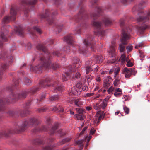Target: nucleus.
<instances>
[{
    "label": "nucleus",
    "instance_id": "obj_1",
    "mask_svg": "<svg viewBox=\"0 0 150 150\" xmlns=\"http://www.w3.org/2000/svg\"><path fill=\"white\" fill-rule=\"evenodd\" d=\"M49 55L47 56V54L45 53L44 54V57L40 59L41 64H40L38 66L31 67L30 69V70L31 71H35L36 69L42 67H44L45 68H50L53 70L56 69L58 67L57 65L56 64L51 65V61L49 59Z\"/></svg>",
    "mask_w": 150,
    "mask_h": 150
},
{
    "label": "nucleus",
    "instance_id": "obj_2",
    "mask_svg": "<svg viewBox=\"0 0 150 150\" xmlns=\"http://www.w3.org/2000/svg\"><path fill=\"white\" fill-rule=\"evenodd\" d=\"M131 31V29L128 28L122 30L121 34V38L120 39L121 43L119 45V49L120 52L123 53L125 51V45L127 43V40L130 38V33Z\"/></svg>",
    "mask_w": 150,
    "mask_h": 150
},
{
    "label": "nucleus",
    "instance_id": "obj_3",
    "mask_svg": "<svg viewBox=\"0 0 150 150\" xmlns=\"http://www.w3.org/2000/svg\"><path fill=\"white\" fill-rule=\"evenodd\" d=\"M138 15L139 16L137 18V21L139 22H142L143 24L141 26L137 27V29L140 32H142L148 28L147 25L143 23L150 19V13L146 11L142 12Z\"/></svg>",
    "mask_w": 150,
    "mask_h": 150
},
{
    "label": "nucleus",
    "instance_id": "obj_4",
    "mask_svg": "<svg viewBox=\"0 0 150 150\" xmlns=\"http://www.w3.org/2000/svg\"><path fill=\"white\" fill-rule=\"evenodd\" d=\"M115 40L114 39L111 41V45L110 46V49L108 50L109 55L111 57H112V60L110 61H108L107 63L109 64H111L115 62L116 61V58L115 57L116 55V52L115 51Z\"/></svg>",
    "mask_w": 150,
    "mask_h": 150
},
{
    "label": "nucleus",
    "instance_id": "obj_5",
    "mask_svg": "<svg viewBox=\"0 0 150 150\" xmlns=\"http://www.w3.org/2000/svg\"><path fill=\"white\" fill-rule=\"evenodd\" d=\"M50 81V80L48 78L47 79H45V81H44L43 83H40L41 86H42L43 87H45L47 88V87L50 86H52L54 87V90H57L58 91H61L62 90V87L61 86H58L56 83H55L54 84L52 85L47 84Z\"/></svg>",
    "mask_w": 150,
    "mask_h": 150
},
{
    "label": "nucleus",
    "instance_id": "obj_6",
    "mask_svg": "<svg viewBox=\"0 0 150 150\" xmlns=\"http://www.w3.org/2000/svg\"><path fill=\"white\" fill-rule=\"evenodd\" d=\"M16 14V11L13 8H11L10 11V16H6L2 20V22L7 23L9 22L10 20H14L16 18L15 16Z\"/></svg>",
    "mask_w": 150,
    "mask_h": 150
},
{
    "label": "nucleus",
    "instance_id": "obj_7",
    "mask_svg": "<svg viewBox=\"0 0 150 150\" xmlns=\"http://www.w3.org/2000/svg\"><path fill=\"white\" fill-rule=\"evenodd\" d=\"M136 73V71L134 69L125 67L123 69V74H125L126 78H129L132 75L135 76Z\"/></svg>",
    "mask_w": 150,
    "mask_h": 150
},
{
    "label": "nucleus",
    "instance_id": "obj_8",
    "mask_svg": "<svg viewBox=\"0 0 150 150\" xmlns=\"http://www.w3.org/2000/svg\"><path fill=\"white\" fill-rule=\"evenodd\" d=\"M36 121L35 119H31L30 120H25L22 124L23 127H25L27 126H31V124L33 125V121Z\"/></svg>",
    "mask_w": 150,
    "mask_h": 150
},
{
    "label": "nucleus",
    "instance_id": "obj_9",
    "mask_svg": "<svg viewBox=\"0 0 150 150\" xmlns=\"http://www.w3.org/2000/svg\"><path fill=\"white\" fill-rule=\"evenodd\" d=\"M104 115L105 113L103 111H99L97 113L96 116L98 117V123L103 118Z\"/></svg>",
    "mask_w": 150,
    "mask_h": 150
},
{
    "label": "nucleus",
    "instance_id": "obj_10",
    "mask_svg": "<svg viewBox=\"0 0 150 150\" xmlns=\"http://www.w3.org/2000/svg\"><path fill=\"white\" fill-rule=\"evenodd\" d=\"M12 95H13V99H15L18 98H25L26 97V95L25 93H21L20 94H12Z\"/></svg>",
    "mask_w": 150,
    "mask_h": 150
},
{
    "label": "nucleus",
    "instance_id": "obj_11",
    "mask_svg": "<svg viewBox=\"0 0 150 150\" xmlns=\"http://www.w3.org/2000/svg\"><path fill=\"white\" fill-rule=\"evenodd\" d=\"M108 101V98H105L102 101V103L100 105V107L103 109H105L107 106Z\"/></svg>",
    "mask_w": 150,
    "mask_h": 150
},
{
    "label": "nucleus",
    "instance_id": "obj_12",
    "mask_svg": "<svg viewBox=\"0 0 150 150\" xmlns=\"http://www.w3.org/2000/svg\"><path fill=\"white\" fill-rule=\"evenodd\" d=\"M72 76V78H74V76L72 74H69V73H66L65 74L63 75L62 77V80L63 81H66L67 80V78L69 77L71 78Z\"/></svg>",
    "mask_w": 150,
    "mask_h": 150
},
{
    "label": "nucleus",
    "instance_id": "obj_13",
    "mask_svg": "<svg viewBox=\"0 0 150 150\" xmlns=\"http://www.w3.org/2000/svg\"><path fill=\"white\" fill-rule=\"evenodd\" d=\"M92 62L93 61L92 60L89 61V63H88V64L89 65V66H88L86 67V74H88L92 70V68H91L90 66L92 64Z\"/></svg>",
    "mask_w": 150,
    "mask_h": 150
},
{
    "label": "nucleus",
    "instance_id": "obj_14",
    "mask_svg": "<svg viewBox=\"0 0 150 150\" xmlns=\"http://www.w3.org/2000/svg\"><path fill=\"white\" fill-rule=\"evenodd\" d=\"M37 1V0H24L23 2L27 4L33 5L35 4Z\"/></svg>",
    "mask_w": 150,
    "mask_h": 150
},
{
    "label": "nucleus",
    "instance_id": "obj_15",
    "mask_svg": "<svg viewBox=\"0 0 150 150\" xmlns=\"http://www.w3.org/2000/svg\"><path fill=\"white\" fill-rule=\"evenodd\" d=\"M122 93V89L120 88H118L115 90L114 95L115 97H118L120 96Z\"/></svg>",
    "mask_w": 150,
    "mask_h": 150
},
{
    "label": "nucleus",
    "instance_id": "obj_16",
    "mask_svg": "<svg viewBox=\"0 0 150 150\" xmlns=\"http://www.w3.org/2000/svg\"><path fill=\"white\" fill-rule=\"evenodd\" d=\"M64 40L66 42L69 44H72L73 43V38L71 36H67L64 38Z\"/></svg>",
    "mask_w": 150,
    "mask_h": 150
},
{
    "label": "nucleus",
    "instance_id": "obj_17",
    "mask_svg": "<svg viewBox=\"0 0 150 150\" xmlns=\"http://www.w3.org/2000/svg\"><path fill=\"white\" fill-rule=\"evenodd\" d=\"M83 43L87 47H88V48L89 47H90V48L92 49L94 48V45H92L91 43H89L88 40L86 39L84 40Z\"/></svg>",
    "mask_w": 150,
    "mask_h": 150
},
{
    "label": "nucleus",
    "instance_id": "obj_18",
    "mask_svg": "<svg viewBox=\"0 0 150 150\" xmlns=\"http://www.w3.org/2000/svg\"><path fill=\"white\" fill-rule=\"evenodd\" d=\"M93 24L96 28L98 30L100 29L102 23H100L99 22L95 21L93 23Z\"/></svg>",
    "mask_w": 150,
    "mask_h": 150
},
{
    "label": "nucleus",
    "instance_id": "obj_19",
    "mask_svg": "<svg viewBox=\"0 0 150 150\" xmlns=\"http://www.w3.org/2000/svg\"><path fill=\"white\" fill-rule=\"evenodd\" d=\"M95 60L97 64L101 63L103 60V57L100 55L96 56L95 58Z\"/></svg>",
    "mask_w": 150,
    "mask_h": 150
},
{
    "label": "nucleus",
    "instance_id": "obj_20",
    "mask_svg": "<svg viewBox=\"0 0 150 150\" xmlns=\"http://www.w3.org/2000/svg\"><path fill=\"white\" fill-rule=\"evenodd\" d=\"M101 102V100L99 99L98 100V102H97V103L94 105L93 108L94 109L96 110H99L101 107L99 105V103Z\"/></svg>",
    "mask_w": 150,
    "mask_h": 150
},
{
    "label": "nucleus",
    "instance_id": "obj_21",
    "mask_svg": "<svg viewBox=\"0 0 150 150\" xmlns=\"http://www.w3.org/2000/svg\"><path fill=\"white\" fill-rule=\"evenodd\" d=\"M74 103L77 106L80 107L83 105V103L81 100L79 99H76L75 100Z\"/></svg>",
    "mask_w": 150,
    "mask_h": 150
},
{
    "label": "nucleus",
    "instance_id": "obj_22",
    "mask_svg": "<svg viewBox=\"0 0 150 150\" xmlns=\"http://www.w3.org/2000/svg\"><path fill=\"white\" fill-rule=\"evenodd\" d=\"M120 71V68L117 67L115 68V71L114 72L115 74L114 76V78H120L119 75V72Z\"/></svg>",
    "mask_w": 150,
    "mask_h": 150
},
{
    "label": "nucleus",
    "instance_id": "obj_23",
    "mask_svg": "<svg viewBox=\"0 0 150 150\" xmlns=\"http://www.w3.org/2000/svg\"><path fill=\"white\" fill-rule=\"evenodd\" d=\"M103 23L106 26H107L110 25L112 23V22L108 18H105L103 20Z\"/></svg>",
    "mask_w": 150,
    "mask_h": 150
},
{
    "label": "nucleus",
    "instance_id": "obj_24",
    "mask_svg": "<svg viewBox=\"0 0 150 150\" xmlns=\"http://www.w3.org/2000/svg\"><path fill=\"white\" fill-rule=\"evenodd\" d=\"M16 33L18 34V35L20 36H22L23 35V30L22 28L20 27L18 28L17 29H16ZM16 30V29H15Z\"/></svg>",
    "mask_w": 150,
    "mask_h": 150
},
{
    "label": "nucleus",
    "instance_id": "obj_25",
    "mask_svg": "<svg viewBox=\"0 0 150 150\" xmlns=\"http://www.w3.org/2000/svg\"><path fill=\"white\" fill-rule=\"evenodd\" d=\"M37 48L38 49L40 50H42L44 52H45L46 50V49L44 46L41 44L38 45L37 46Z\"/></svg>",
    "mask_w": 150,
    "mask_h": 150
},
{
    "label": "nucleus",
    "instance_id": "obj_26",
    "mask_svg": "<svg viewBox=\"0 0 150 150\" xmlns=\"http://www.w3.org/2000/svg\"><path fill=\"white\" fill-rule=\"evenodd\" d=\"M109 84V80L108 78H105L104 80L103 86L104 87H108Z\"/></svg>",
    "mask_w": 150,
    "mask_h": 150
},
{
    "label": "nucleus",
    "instance_id": "obj_27",
    "mask_svg": "<svg viewBox=\"0 0 150 150\" xmlns=\"http://www.w3.org/2000/svg\"><path fill=\"white\" fill-rule=\"evenodd\" d=\"M57 128V124H55L54 126L52 127L51 130H50V134H52L54 132H55L56 131Z\"/></svg>",
    "mask_w": 150,
    "mask_h": 150
},
{
    "label": "nucleus",
    "instance_id": "obj_28",
    "mask_svg": "<svg viewBox=\"0 0 150 150\" xmlns=\"http://www.w3.org/2000/svg\"><path fill=\"white\" fill-rule=\"evenodd\" d=\"M77 65H78V64L77 63H76V64H74L72 66V68L70 69V71H71V72H73L75 71H76V68L78 67Z\"/></svg>",
    "mask_w": 150,
    "mask_h": 150
},
{
    "label": "nucleus",
    "instance_id": "obj_29",
    "mask_svg": "<svg viewBox=\"0 0 150 150\" xmlns=\"http://www.w3.org/2000/svg\"><path fill=\"white\" fill-rule=\"evenodd\" d=\"M59 98V97L58 95H54L52 96L49 98V100L51 101L56 100L58 99Z\"/></svg>",
    "mask_w": 150,
    "mask_h": 150
},
{
    "label": "nucleus",
    "instance_id": "obj_30",
    "mask_svg": "<svg viewBox=\"0 0 150 150\" xmlns=\"http://www.w3.org/2000/svg\"><path fill=\"white\" fill-rule=\"evenodd\" d=\"M120 60L122 64H124L126 60V57L125 55L124 54L122 55L120 58Z\"/></svg>",
    "mask_w": 150,
    "mask_h": 150
},
{
    "label": "nucleus",
    "instance_id": "obj_31",
    "mask_svg": "<svg viewBox=\"0 0 150 150\" xmlns=\"http://www.w3.org/2000/svg\"><path fill=\"white\" fill-rule=\"evenodd\" d=\"M4 103L2 100H0V111L3 110L4 108Z\"/></svg>",
    "mask_w": 150,
    "mask_h": 150
},
{
    "label": "nucleus",
    "instance_id": "obj_32",
    "mask_svg": "<svg viewBox=\"0 0 150 150\" xmlns=\"http://www.w3.org/2000/svg\"><path fill=\"white\" fill-rule=\"evenodd\" d=\"M115 80L114 81V84L115 86H117L119 83L120 78H114Z\"/></svg>",
    "mask_w": 150,
    "mask_h": 150
},
{
    "label": "nucleus",
    "instance_id": "obj_33",
    "mask_svg": "<svg viewBox=\"0 0 150 150\" xmlns=\"http://www.w3.org/2000/svg\"><path fill=\"white\" fill-rule=\"evenodd\" d=\"M114 90V88L112 86H111L110 88L107 91L108 93L109 94H112L113 91Z\"/></svg>",
    "mask_w": 150,
    "mask_h": 150
},
{
    "label": "nucleus",
    "instance_id": "obj_34",
    "mask_svg": "<svg viewBox=\"0 0 150 150\" xmlns=\"http://www.w3.org/2000/svg\"><path fill=\"white\" fill-rule=\"evenodd\" d=\"M143 45V42L139 43L138 44L136 45L135 47V49H138L139 48L142 47Z\"/></svg>",
    "mask_w": 150,
    "mask_h": 150
},
{
    "label": "nucleus",
    "instance_id": "obj_35",
    "mask_svg": "<svg viewBox=\"0 0 150 150\" xmlns=\"http://www.w3.org/2000/svg\"><path fill=\"white\" fill-rule=\"evenodd\" d=\"M76 110L78 112V113L79 114V115H82L84 111L82 109L79 108H76Z\"/></svg>",
    "mask_w": 150,
    "mask_h": 150
},
{
    "label": "nucleus",
    "instance_id": "obj_36",
    "mask_svg": "<svg viewBox=\"0 0 150 150\" xmlns=\"http://www.w3.org/2000/svg\"><path fill=\"white\" fill-rule=\"evenodd\" d=\"M123 108L124 112L126 114H128L129 113V110L128 108L126 106H124Z\"/></svg>",
    "mask_w": 150,
    "mask_h": 150
},
{
    "label": "nucleus",
    "instance_id": "obj_37",
    "mask_svg": "<svg viewBox=\"0 0 150 150\" xmlns=\"http://www.w3.org/2000/svg\"><path fill=\"white\" fill-rule=\"evenodd\" d=\"M25 82L26 85H29L31 83V81L29 79L26 78L25 79Z\"/></svg>",
    "mask_w": 150,
    "mask_h": 150
},
{
    "label": "nucleus",
    "instance_id": "obj_38",
    "mask_svg": "<svg viewBox=\"0 0 150 150\" xmlns=\"http://www.w3.org/2000/svg\"><path fill=\"white\" fill-rule=\"evenodd\" d=\"M5 56L4 52L3 51L0 53V59H4V58Z\"/></svg>",
    "mask_w": 150,
    "mask_h": 150
},
{
    "label": "nucleus",
    "instance_id": "obj_39",
    "mask_svg": "<svg viewBox=\"0 0 150 150\" xmlns=\"http://www.w3.org/2000/svg\"><path fill=\"white\" fill-rule=\"evenodd\" d=\"M33 29L34 30H35L38 33L40 34L42 33V32L41 29L38 27H35L33 28Z\"/></svg>",
    "mask_w": 150,
    "mask_h": 150
},
{
    "label": "nucleus",
    "instance_id": "obj_40",
    "mask_svg": "<svg viewBox=\"0 0 150 150\" xmlns=\"http://www.w3.org/2000/svg\"><path fill=\"white\" fill-rule=\"evenodd\" d=\"M58 110V109L55 106H51L50 107L49 109V110L50 111H55L57 110Z\"/></svg>",
    "mask_w": 150,
    "mask_h": 150
},
{
    "label": "nucleus",
    "instance_id": "obj_41",
    "mask_svg": "<svg viewBox=\"0 0 150 150\" xmlns=\"http://www.w3.org/2000/svg\"><path fill=\"white\" fill-rule=\"evenodd\" d=\"M7 65L6 64H2L1 66V71H3L5 70L7 68Z\"/></svg>",
    "mask_w": 150,
    "mask_h": 150
},
{
    "label": "nucleus",
    "instance_id": "obj_42",
    "mask_svg": "<svg viewBox=\"0 0 150 150\" xmlns=\"http://www.w3.org/2000/svg\"><path fill=\"white\" fill-rule=\"evenodd\" d=\"M127 50V52H128L131 51L132 49V46L131 45H129L126 47Z\"/></svg>",
    "mask_w": 150,
    "mask_h": 150
},
{
    "label": "nucleus",
    "instance_id": "obj_43",
    "mask_svg": "<svg viewBox=\"0 0 150 150\" xmlns=\"http://www.w3.org/2000/svg\"><path fill=\"white\" fill-rule=\"evenodd\" d=\"M127 66L129 67H130L133 66V64L131 62L130 60L128 61L127 63Z\"/></svg>",
    "mask_w": 150,
    "mask_h": 150
},
{
    "label": "nucleus",
    "instance_id": "obj_44",
    "mask_svg": "<svg viewBox=\"0 0 150 150\" xmlns=\"http://www.w3.org/2000/svg\"><path fill=\"white\" fill-rule=\"evenodd\" d=\"M58 133L59 134V136H61L64 135L65 134L63 132L62 130H59L58 131Z\"/></svg>",
    "mask_w": 150,
    "mask_h": 150
},
{
    "label": "nucleus",
    "instance_id": "obj_45",
    "mask_svg": "<svg viewBox=\"0 0 150 150\" xmlns=\"http://www.w3.org/2000/svg\"><path fill=\"white\" fill-rule=\"evenodd\" d=\"M7 61L9 62V64H11L13 61V58L12 57H11L9 58H6Z\"/></svg>",
    "mask_w": 150,
    "mask_h": 150
},
{
    "label": "nucleus",
    "instance_id": "obj_46",
    "mask_svg": "<svg viewBox=\"0 0 150 150\" xmlns=\"http://www.w3.org/2000/svg\"><path fill=\"white\" fill-rule=\"evenodd\" d=\"M84 117H85L83 115H79V114L77 119L82 120L84 119Z\"/></svg>",
    "mask_w": 150,
    "mask_h": 150
},
{
    "label": "nucleus",
    "instance_id": "obj_47",
    "mask_svg": "<svg viewBox=\"0 0 150 150\" xmlns=\"http://www.w3.org/2000/svg\"><path fill=\"white\" fill-rule=\"evenodd\" d=\"M96 130L94 128L91 129V130H90V135H93L96 132Z\"/></svg>",
    "mask_w": 150,
    "mask_h": 150
},
{
    "label": "nucleus",
    "instance_id": "obj_48",
    "mask_svg": "<svg viewBox=\"0 0 150 150\" xmlns=\"http://www.w3.org/2000/svg\"><path fill=\"white\" fill-rule=\"evenodd\" d=\"M93 95V93H87L85 96L86 97H89L92 96Z\"/></svg>",
    "mask_w": 150,
    "mask_h": 150
},
{
    "label": "nucleus",
    "instance_id": "obj_49",
    "mask_svg": "<svg viewBox=\"0 0 150 150\" xmlns=\"http://www.w3.org/2000/svg\"><path fill=\"white\" fill-rule=\"evenodd\" d=\"M139 52L140 54V55H141V57L143 58L144 57V56L143 55L144 52L142 50H139Z\"/></svg>",
    "mask_w": 150,
    "mask_h": 150
},
{
    "label": "nucleus",
    "instance_id": "obj_50",
    "mask_svg": "<svg viewBox=\"0 0 150 150\" xmlns=\"http://www.w3.org/2000/svg\"><path fill=\"white\" fill-rule=\"evenodd\" d=\"M87 127H86L85 128H83L82 131L80 132V135H82V134L87 129Z\"/></svg>",
    "mask_w": 150,
    "mask_h": 150
},
{
    "label": "nucleus",
    "instance_id": "obj_51",
    "mask_svg": "<svg viewBox=\"0 0 150 150\" xmlns=\"http://www.w3.org/2000/svg\"><path fill=\"white\" fill-rule=\"evenodd\" d=\"M119 23L121 25H123L124 23V20L123 19H121Z\"/></svg>",
    "mask_w": 150,
    "mask_h": 150
},
{
    "label": "nucleus",
    "instance_id": "obj_52",
    "mask_svg": "<svg viewBox=\"0 0 150 150\" xmlns=\"http://www.w3.org/2000/svg\"><path fill=\"white\" fill-rule=\"evenodd\" d=\"M81 75L79 73H77L76 74L75 77L76 78V79H78L80 78Z\"/></svg>",
    "mask_w": 150,
    "mask_h": 150
},
{
    "label": "nucleus",
    "instance_id": "obj_53",
    "mask_svg": "<svg viewBox=\"0 0 150 150\" xmlns=\"http://www.w3.org/2000/svg\"><path fill=\"white\" fill-rule=\"evenodd\" d=\"M73 92V93L74 94L76 95H78L80 93V92H79V93H78V91H77V90H75V91Z\"/></svg>",
    "mask_w": 150,
    "mask_h": 150
},
{
    "label": "nucleus",
    "instance_id": "obj_54",
    "mask_svg": "<svg viewBox=\"0 0 150 150\" xmlns=\"http://www.w3.org/2000/svg\"><path fill=\"white\" fill-rule=\"evenodd\" d=\"M53 54L56 56H57L58 57H59L60 56V54L58 52H54Z\"/></svg>",
    "mask_w": 150,
    "mask_h": 150
},
{
    "label": "nucleus",
    "instance_id": "obj_55",
    "mask_svg": "<svg viewBox=\"0 0 150 150\" xmlns=\"http://www.w3.org/2000/svg\"><path fill=\"white\" fill-rule=\"evenodd\" d=\"M114 71V69H112V68L110 70L109 74H112Z\"/></svg>",
    "mask_w": 150,
    "mask_h": 150
},
{
    "label": "nucleus",
    "instance_id": "obj_56",
    "mask_svg": "<svg viewBox=\"0 0 150 150\" xmlns=\"http://www.w3.org/2000/svg\"><path fill=\"white\" fill-rule=\"evenodd\" d=\"M96 81L98 83H99L100 81V77H98L96 78Z\"/></svg>",
    "mask_w": 150,
    "mask_h": 150
},
{
    "label": "nucleus",
    "instance_id": "obj_57",
    "mask_svg": "<svg viewBox=\"0 0 150 150\" xmlns=\"http://www.w3.org/2000/svg\"><path fill=\"white\" fill-rule=\"evenodd\" d=\"M45 149L46 150H52L50 146H47L45 147Z\"/></svg>",
    "mask_w": 150,
    "mask_h": 150
},
{
    "label": "nucleus",
    "instance_id": "obj_58",
    "mask_svg": "<svg viewBox=\"0 0 150 150\" xmlns=\"http://www.w3.org/2000/svg\"><path fill=\"white\" fill-rule=\"evenodd\" d=\"M83 140H82L81 141L78 140V141H77L76 142L77 144H81L83 142Z\"/></svg>",
    "mask_w": 150,
    "mask_h": 150
},
{
    "label": "nucleus",
    "instance_id": "obj_59",
    "mask_svg": "<svg viewBox=\"0 0 150 150\" xmlns=\"http://www.w3.org/2000/svg\"><path fill=\"white\" fill-rule=\"evenodd\" d=\"M86 109L87 110H89L91 109V108L90 106H87L86 107Z\"/></svg>",
    "mask_w": 150,
    "mask_h": 150
},
{
    "label": "nucleus",
    "instance_id": "obj_60",
    "mask_svg": "<svg viewBox=\"0 0 150 150\" xmlns=\"http://www.w3.org/2000/svg\"><path fill=\"white\" fill-rule=\"evenodd\" d=\"M45 93H43L41 96V99H43V98H45Z\"/></svg>",
    "mask_w": 150,
    "mask_h": 150
},
{
    "label": "nucleus",
    "instance_id": "obj_61",
    "mask_svg": "<svg viewBox=\"0 0 150 150\" xmlns=\"http://www.w3.org/2000/svg\"><path fill=\"white\" fill-rule=\"evenodd\" d=\"M81 51L84 54H85V53H86L85 50H84V49H83V48H82V49H81Z\"/></svg>",
    "mask_w": 150,
    "mask_h": 150
},
{
    "label": "nucleus",
    "instance_id": "obj_62",
    "mask_svg": "<svg viewBox=\"0 0 150 150\" xmlns=\"http://www.w3.org/2000/svg\"><path fill=\"white\" fill-rule=\"evenodd\" d=\"M24 112L23 111H21V115L22 116H25V115H23L24 114Z\"/></svg>",
    "mask_w": 150,
    "mask_h": 150
},
{
    "label": "nucleus",
    "instance_id": "obj_63",
    "mask_svg": "<svg viewBox=\"0 0 150 150\" xmlns=\"http://www.w3.org/2000/svg\"><path fill=\"white\" fill-rule=\"evenodd\" d=\"M91 137H92V136H90L89 137H88V138L87 139V141L88 142H89V140H90L91 139Z\"/></svg>",
    "mask_w": 150,
    "mask_h": 150
},
{
    "label": "nucleus",
    "instance_id": "obj_64",
    "mask_svg": "<svg viewBox=\"0 0 150 150\" xmlns=\"http://www.w3.org/2000/svg\"><path fill=\"white\" fill-rule=\"evenodd\" d=\"M70 139H66L63 142H68L70 140Z\"/></svg>",
    "mask_w": 150,
    "mask_h": 150
}]
</instances>
